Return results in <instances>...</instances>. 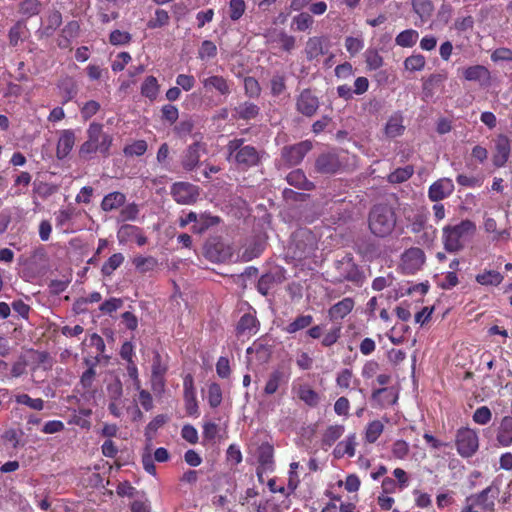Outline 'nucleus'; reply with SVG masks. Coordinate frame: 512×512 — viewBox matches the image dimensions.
Instances as JSON below:
<instances>
[{"label": "nucleus", "instance_id": "obj_1", "mask_svg": "<svg viewBox=\"0 0 512 512\" xmlns=\"http://www.w3.org/2000/svg\"><path fill=\"white\" fill-rule=\"evenodd\" d=\"M227 161L242 169L258 165L263 153L251 145H245L243 139H232L226 147Z\"/></svg>", "mask_w": 512, "mask_h": 512}, {"label": "nucleus", "instance_id": "obj_2", "mask_svg": "<svg viewBox=\"0 0 512 512\" xmlns=\"http://www.w3.org/2000/svg\"><path fill=\"white\" fill-rule=\"evenodd\" d=\"M396 223V213L390 206L377 205L370 211L369 228L377 237L389 236L394 231Z\"/></svg>", "mask_w": 512, "mask_h": 512}, {"label": "nucleus", "instance_id": "obj_3", "mask_svg": "<svg viewBox=\"0 0 512 512\" xmlns=\"http://www.w3.org/2000/svg\"><path fill=\"white\" fill-rule=\"evenodd\" d=\"M87 135V141L80 147V155L86 157L93 153H100L107 156L112 144V137L103 131V126L99 123H91Z\"/></svg>", "mask_w": 512, "mask_h": 512}, {"label": "nucleus", "instance_id": "obj_4", "mask_svg": "<svg viewBox=\"0 0 512 512\" xmlns=\"http://www.w3.org/2000/svg\"><path fill=\"white\" fill-rule=\"evenodd\" d=\"M476 225L471 220H463L456 225H447L443 228V242L445 249L456 252L463 246L462 240L473 235Z\"/></svg>", "mask_w": 512, "mask_h": 512}, {"label": "nucleus", "instance_id": "obj_5", "mask_svg": "<svg viewBox=\"0 0 512 512\" xmlns=\"http://www.w3.org/2000/svg\"><path fill=\"white\" fill-rule=\"evenodd\" d=\"M456 448L462 457L473 456L479 448V437L476 430L464 427L456 435Z\"/></svg>", "mask_w": 512, "mask_h": 512}, {"label": "nucleus", "instance_id": "obj_6", "mask_svg": "<svg viewBox=\"0 0 512 512\" xmlns=\"http://www.w3.org/2000/svg\"><path fill=\"white\" fill-rule=\"evenodd\" d=\"M500 494V482L495 479L491 485L485 488L478 494L467 497L469 502H473L475 505L480 506L483 510L492 511L495 506V501Z\"/></svg>", "mask_w": 512, "mask_h": 512}, {"label": "nucleus", "instance_id": "obj_7", "mask_svg": "<svg viewBox=\"0 0 512 512\" xmlns=\"http://www.w3.org/2000/svg\"><path fill=\"white\" fill-rule=\"evenodd\" d=\"M425 262V254L420 248H410L401 257V270L405 274H414L419 271Z\"/></svg>", "mask_w": 512, "mask_h": 512}, {"label": "nucleus", "instance_id": "obj_8", "mask_svg": "<svg viewBox=\"0 0 512 512\" xmlns=\"http://www.w3.org/2000/svg\"><path fill=\"white\" fill-rule=\"evenodd\" d=\"M455 186L450 178H440L432 183L428 189V198L432 202H439L452 195Z\"/></svg>", "mask_w": 512, "mask_h": 512}, {"label": "nucleus", "instance_id": "obj_9", "mask_svg": "<svg viewBox=\"0 0 512 512\" xmlns=\"http://www.w3.org/2000/svg\"><path fill=\"white\" fill-rule=\"evenodd\" d=\"M171 193L174 200L179 204L194 203L198 197L197 187L185 182L175 183L172 186Z\"/></svg>", "mask_w": 512, "mask_h": 512}, {"label": "nucleus", "instance_id": "obj_10", "mask_svg": "<svg viewBox=\"0 0 512 512\" xmlns=\"http://www.w3.org/2000/svg\"><path fill=\"white\" fill-rule=\"evenodd\" d=\"M311 147L312 146L309 141H303L292 146L284 147L282 150V157L289 165H297L310 151Z\"/></svg>", "mask_w": 512, "mask_h": 512}, {"label": "nucleus", "instance_id": "obj_11", "mask_svg": "<svg viewBox=\"0 0 512 512\" xmlns=\"http://www.w3.org/2000/svg\"><path fill=\"white\" fill-rule=\"evenodd\" d=\"M205 152V144L201 142L196 141L188 146L182 157L183 168L187 171L193 170L199 164L200 157Z\"/></svg>", "mask_w": 512, "mask_h": 512}, {"label": "nucleus", "instance_id": "obj_12", "mask_svg": "<svg viewBox=\"0 0 512 512\" xmlns=\"http://www.w3.org/2000/svg\"><path fill=\"white\" fill-rule=\"evenodd\" d=\"M510 141L507 136L499 135L495 140V150L493 153V164L500 168L503 167L510 156Z\"/></svg>", "mask_w": 512, "mask_h": 512}, {"label": "nucleus", "instance_id": "obj_13", "mask_svg": "<svg viewBox=\"0 0 512 512\" xmlns=\"http://www.w3.org/2000/svg\"><path fill=\"white\" fill-rule=\"evenodd\" d=\"M201 83L207 92L216 91L220 95L227 96L230 94V84L223 76L208 75L201 78Z\"/></svg>", "mask_w": 512, "mask_h": 512}, {"label": "nucleus", "instance_id": "obj_14", "mask_svg": "<svg viewBox=\"0 0 512 512\" xmlns=\"http://www.w3.org/2000/svg\"><path fill=\"white\" fill-rule=\"evenodd\" d=\"M292 391L308 406L315 407L320 402L319 394L307 383H293Z\"/></svg>", "mask_w": 512, "mask_h": 512}, {"label": "nucleus", "instance_id": "obj_15", "mask_svg": "<svg viewBox=\"0 0 512 512\" xmlns=\"http://www.w3.org/2000/svg\"><path fill=\"white\" fill-rule=\"evenodd\" d=\"M405 131L404 116L400 111L392 113L384 126L385 136L396 138L403 135Z\"/></svg>", "mask_w": 512, "mask_h": 512}, {"label": "nucleus", "instance_id": "obj_16", "mask_svg": "<svg viewBox=\"0 0 512 512\" xmlns=\"http://www.w3.org/2000/svg\"><path fill=\"white\" fill-rule=\"evenodd\" d=\"M185 408L189 415L198 416V403L196 400V391L191 376H187L183 382Z\"/></svg>", "mask_w": 512, "mask_h": 512}, {"label": "nucleus", "instance_id": "obj_17", "mask_svg": "<svg viewBox=\"0 0 512 512\" xmlns=\"http://www.w3.org/2000/svg\"><path fill=\"white\" fill-rule=\"evenodd\" d=\"M75 133L71 129H65L60 132L57 142L56 155L58 159H64L69 155L75 145Z\"/></svg>", "mask_w": 512, "mask_h": 512}, {"label": "nucleus", "instance_id": "obj_18", "mask_svg": "<svg viewBox=\"0 0 512 512\" xmlns=\"http://www.w3.org/2000/svg\"><path fill=\"white\" fill-rule=\"evenodd\" d=\"M319 102L309 90L301 92L297 99V109L300 113L306 116H312L318 109Z\"/></svg>", "mask_w": 512, "mask_h": 512}, {"label": "nucleus", "instance_id": "obj_19", "mask_svg": "<svg viewBox=\"0 0 512 512\" xmlns=\"http://www.w3.org/2000/svg\"><path fill=\"white\" fill-rule=\"evenodd\" d=\"M167 371V364L163 361L159 353H155L152 363V376L151 382L154 390L163 389L164 387V374Z\"/></svg>", "mask_w": 512, "mask_h": 512}, {"label": "nucleus", "instance_id": "obj_20", "mask_svg": "<svg viewBox=\"0 0 512 512\" xmlns=\"http://www.w3.org/2000/svg\"><path fill=\"white\" fill-rule=\"evenodd\" d=\"M496 441L501 447H509L512 445V416H504L497 429Z\"/></svg>", "mask_w": 512, "mask_h": 512}, {"label": "nucleus", "instance_id": "obj_21", "mask_svg": "<svg viewBox=\"0 0 512 512\" xmlns=\"http://www.w3.org/2000/svg\"><path fill=\"white\" fill-rule=\"evenodd\" d=\"M357 446V437L356 434L348 435L344 440L340 441L333 450V455L335 458H342L344 456H348L352 458L355 456Z\"/></svg>", "mask_w": 512, "mask_h": 512}, {"label": "nucleus", "instance_id": "obj_22", "mask_svg": "<svg viewBox=\"0 0 512 512\" xmlns=\"http://www.w3.org/2000/svg\"><path fill=\"white\" fill-rule=\"evenodd\" d=\"M316 168L322 173H335L340 168V161L335 153H325L317 159Z\"/></svg>", "mask_w": 512, "mask_h": 512}, {"label": "nucleus", "instance_id": "obj_23", "mask_svg": "<svg viewBox=\"0 0 512 512\" xmlns=\"http://www.w3.org/2000/svg\"><path fill=\"white\" fill-rule=\"evenodd\" d=\"M404 215L413 233H419L425 228L427 217L422 211L405 209Z\"/></svg>", "mask_w": 512, "mask_h": 512}, {"label": "nucleus", "instance_id": "obj_24", "mask_svg": "<svg viewBox=\"0 0 512 512\" xmlns=\"http://www.w3.org/2000/svg\"><path fill=\"white\" fill-rule=\"evenodd\" d=\"M207 255L214 261L224 262L232 257L233 250L231 246L217 242L207 248Z\"/></svg>", "mask_w": 512, "mask_h": 512}, {"label": "nucleus", "instance_id": "obj_25", "mask_svg": "<svg viewBox=\"0 0 512 512\" xmlns=\"http://www.w3.org/2000/svg\"><path fill=\"white\" fill-rule=\"evenodd\" d=\"M324 41V38L316 36L307 40L304 52L309 61L315 60L324 54Z\"/></svg>", "mask_w": 512, "mask_h": 512}, {"label": "nucleus", "instance_id": "obj_26", "mask_svg": "<svg viewBox=\"0 0 512 512\" xmlns=\"http://www.w3.org/2000/svg\"><path fill=\"white\" fill-rule=\"evenodd\" d=\"M353 307L354 301L351 298H344L329 309V317L331 320L342 319L352 311Z\"/></svg>", "mask_w": 512, "mask_h": 512}, {"label": "nucleus", "instance_id": "obj_27", "mask_svg": "<svg viewBox=\"0 0 512 512\" xmlns=\"http://www.w3.org/2000/svg\"><path fill=\"white\" fill-rule=\"evenodd\" d=\"M503 279V275L495 270H484L475 277L476 282L483 286H498Z\"/></svg>", "mask_w": 512, "mask_h": 512}, {"label": "nucleus", "instance_id": "obj_28", "mask_svg": "<svg viewBox=\"0 0 512 512\" xmlns=\"http://www.w3.org/2000/svg\"><path fill=\"white\" fill-rule=\"evenodd\" d=\"M126 201V196L121 192H112L107 194L102 202L101 208L103 211L108 212L115 210L124 205Z\"/></svg>", "mask_w": 512, "mask_h": 512}, {"label": "nucleus", "instance_id": "obj_29", "mask_svg": "<svg viewBox=\"0 0 512 512\" xmlns=\"http://www.w3.org/2000/svg\"><path fill=\"white\" fill-rule=\"evenodd\" d=\"M413 11L419 16L421 23L427 22L432 16L433 5L430 0H412Z\"/></svg>", "mask_w": 512, "mask_h": 512}, {"label": "nucleus", "instance_id": "obj_30", "mask_svg": "<svg viewBox=\"0 0 512 512\" xmlns=\"http://www.w3.org/2000/svg\"><path fill=\"white\" fill-rule=\"evenodd\" d=\"M258 462L264 471L273 470V448L269 444H263L259 447Z\"/></svg>", "mask_w": 512, "mask_h": 512}, {"label": "nucleus", "instance_id": "obj_31", "mask_svg": "<svg viewBox=\"0 0 512 512\" xmlns=\"http://www.w3.org/2000/svg\"><path fill=\"white\" fill-rule=\"evenodd\" d=\"M239 334L252 335L257 332V319L251 313L244 314L237 325Z\"/></svg>", "mask_w": 512, "mask_h": 512}, {"label": "nucleus", "instance_id": "obj_32", "mask_svg": "<svg viewBox=\"0 0 512 512\" xmlns=\"http://www.w3.org/2000/svg\"><path fill=\"white\" fill-rule=\"evenodd\" d=\"M372 397L381 406L392 405L397 401L398 395L393 389L380 388L373 392Z\"/></svg>", "mask_w": 512, "mask_h": 512}, {"label": "nucleus", "instance_id": "obj_33", "mask_svg": "<svg viewBox=\"0 0 512 512\" xmlns=\"http://www.w3.org/2000/svg\"><path fill=\"white\" fill-rule=\"evenodd\" d=\"M463 75L468 81H481L489 79L488 69L481 65L466 68Z\"/></svg>", "mask_w": 512, "mask_h": 512}, {"label": "nucleus", "instance_id": "obj_34", "mask_svg": "<svg viewBox=\"0 0 512 512\" xmlns=\"http://www.w3.org/2000/svg\"><path fill=\"white\" fill-rule=\"evenodd\" d=\"M133 264L140 273H146L154 270L158 265V261L152 256H136L133 259Z\"/></svg>", "mask_w": 512, "mask_h": 512}, {"label": "nucleus", "instance_id": "obj_35", "mask_svg": "<svg viewBox=\"0 0 512 512\" xmlns=\"http://www.w3.org/2000/svg\"><path fill=\"white\" fill-rule=\"evenodd\" d=\"M313 322V317L311 315H300L298 316L294 321L289 323L285 328L284 331L293 334L300 330H303L311 325Z\"/></svg>", "mask_w": 512, "mask_h": 512}, {"label": "nucleus", "instance_id": "obj_36", "mask_svg": "<svg viewBox=\"0 0 512 512\" xmlns=\"http://www.w3.org/2000/svg\"><path fill=\"white\" fill-rule=\"evenodd\" d=\"M141 93L150 100L156 99L159 93V85L154 76H148L141 86Z\"/></svg>", "mask_w": 512, "mask_h": 512}, {"label": "nucleus", "instance_id": "obj_37", "mask_svg": "<svg viewBox=\"0 0 512 512\" xmlns=\"http://www.w3.org/2000/svg\"><path fill=\"white\" fill-rule=\"evenodd\" d=\"M418 36L419 34L416 30L407 29L396 36L395 42L401 47H412L417 42Z\"/></svg>", "mask_w": 512, "mask_h": 512}, {"label": "nucleus", "instance_id": "obj_38", "mask_svg": "<svg viewBox=\"0 0 512 512\" xmlns=\"http://www.w3.org/2000/svg\"><path fill=\"white\" fill-rule=\"evenodd\" d=\"M124 262V256L122 253H115L109 257V259L102 266L103 275L110 276L113 272L119 268Z\"/></svg>", "mask_w": 512, "mask_h": 512}, {"label": "nucleus", "instance_id": "obj_39", "mask_svg": "<svg viewBox=\"0 0 512 512\" xmlns=\"http://www.w3.org/2000/svg\"><path fill=\"white\" fill-rule=\"evenodd\" d=\"M426 59L421 54H413L404 61V67L409 72L422 71L425 67Z\"/></svg>", "mask_w": 512, "mask_h": 512}, {"label": "nucleus", "instance_id": "obj_40", "mask_svg": "<svg viewBox=\"0 0 512 512\" xmlns=\"http://www.w3.org/2000/svg\"><path fill=\"white\" fill-rule=\"evenodd\" d=\"M384 430V425L379 420H374L368 423L366 431H365V440L368 443H374L382 434Z\"/></svg>", "mask_w": 512, "mask_h": 512}, {"label": "nucleus", "instance_id": "obj_41", "mask_svg": "<svg viewBox=\"0 0 512 512\" xmlns=\"http://www.w3.org/2000/svg\"><path fill=\"white\" fill-rule=\"evenodd\" d=\"M344 431L345 428L343 425L329 426L323 434V443L329 446L332 445L344 434Z\"/></svg>", "mask_w": 512, "mask_h": 512}, {"label": "nucleus", "instance_id": "obj_42", "mask_svg": "<svg viewBox=\"0 0 512 512\" xmlns=\"http://www.w3.org/2000/svg\"><path fill=\"white\" fill-rule=\"evenodd\" d=\"M364 57L369 70H377L383 65V58L375 49L366 50Z\"/></svg>", "mask_w": 512, "mask_h": 512}, {"label": "nucleus", "instance_id": "obj_43", "mask_svg": "<svg viewBox=\"0 0 512 512\" xmlns=\"http://www.w3.org/2000/svg\"><path fill=\"white\" fill-rule=\"evenodd\" d=\"M313 18L309 13L302 12L292 19V24L298 31H306L313 25Z\"/></svg>", "mask_w": 512, "mask_h": 512}, {"label": "nucleus", "instance_id": "obj_44", "mask_svg": "<svg viewBox=\"0 0 512 512\" xmlns=\"http://www.w3.org/2000/svg\"><path fill=\"white\" fill-rule=\"evenodd\" d=\"M169 19L170 17L167 11L163 9H157L155 11L154 17L148 21L147 26L151 29L160 28L167 25Z\"/></svg>", "mask_w": 512, "mask_h": 512}, {"label": "nucleus", "instance_id": "obj_45", "mask_svg": "<svg viewBox=\"0 0 512 512\" xmlns=\"http://www.w3.org/2000/svg\"><path fill=\"white\" fill-rule=\"evenodd\" d=\"M19 404L26 405L31 409L41 411L44 408V401L41 398H31L27 394H20L15 397Z\"/></svg>", "mask_w": 512, "mask_h": 512}, {"label": "nucleus", "instance_id": "obj_46", "mask_svg": "<svg viewBox=\"0 0 512 512\" xmlns=\"http://www.w3.org/2000/svg\"><path fill=\"white\" fill-rule=\"evenodd\" d=\"M473 421L478 425H486L492 420V412L489 407H478L472 416Z\"/></svg>", "mask_w": 512, "mask_h": 512}, {"label": "nucleus", "instance_id": "obj_47", "mask_svg": "<svg viewBox=\"0 0 512 512\" xmlns=\"http://www.w3.org/2000/svg\"><path fill=\"white\" fill-rule=\"evenodd\" d=\"M413 174V168L411 166H406L403 168H398L394 172H392L388 179L391 183H402L408 180Z\"/></svg>", "mask_w": 512, "mask_h": 512}, {"label": "nucleus", "instance_id": "obj_48", "mask_svg": "<svg viewBox=\"0 0 512 512\" xmlns=\"http://www.w3.org/2000/svg\"><path fill=\"white\" fill-rule=\"evenodd\" d=\"M217 55V47L216 45L209 40H205L202 42L198 56L201 60H209L214 58Z\"/></svg>", "mask_w": 512, "mask_h": 512}, {"label": "nucleus", "instance_id": "obj_49", "mask_svg": "<svg viewBox=\"0 0 512 512\" xmlns=\"http://www.w3.org/2000/svg\"><path fill=\"white\" fill-rule=\"evenodd\" d=\"M283 374L280 371H274L270 374L269 379L266 382L264 392L267 395L274 394L280 385V382L282 380Z\"/></svg>", "mask_w": 512, "mask_h": 512}, {"label": "nucleus", "instance_id": "obj_50", "mask_svg": "<svg viewBox=\"0 0 512 512\" xmlns=\"http://www.w3.org/2000/svg\"><path fill=\"white\" fill-rule=\"evenodd\" d=\"M25 25L23 22L18 21L10 30H9V42L10 45L16 46L23 39L25 34Z\"/></svg>", "mask_w": 512, "mask_h": 512}, {"label": "nucleus", "instance_id": "obj_51", "mask_svg": "<svg viewBox=\"0 0 512 512\" xmlns=\"http://www.w3.org/2000/svg\"><path fill=\"white\" fill-rule=\"evenodd\" d=\"M208 403L211 407L215 408L221 404L222 391L218 384L212 383L208 387Z\"/></svg>", "mask_w": 512, "mask_h": 512}, {"label": "nucleus", "instance_id": "obj_52", "mask_svg": "<svg viewBox=\"0 0 512 512\" xmlns=\"http://www.w3.org/2000/svg\"><path fill=\"white\" fill-rule=\"evenodd\" d=\"M409 444L404 440H397L392 444L391 453L394 458L404 460L409 453Z\"/></svg>", "mask_w": 512, "mask_h": 512}, {"label": "nucleus", "instance_id": "obj_53", "mask_svg": "<svg viewBox=\"0 0 512 512\" xmlns=\"http://www.w3.org/2000/svg\"><path fill=\"white\" fill-rule=\"evenodd\" d=\"M97 361V359H95L94 362H91L90 360H85L86 365H88V369L81 376V384L85 388H90L93 384L96 375L95 363Z\"/></svg>", "mask_w": 512, "mask_h": 512}, {"label": "nucleus", "instance_id": "obj_54", "mask_svg": "<svg viewBox=\"0 0 512 512\" xmlns=\"http://www.w3.org/2000/svg\"><path fill=\"white\" fill-rule=\"evenodd\" d=\"M246 9V4L243 0H230L229 2V16L233 21L242 17Z\"/></svg>", "mask_w": 512, "mask_h": 512}, {"label": "nucleus", "instance_id": "obj_55", "mask_svg": "<svg viewBox=\"0 0 512 512\" xmlns=\"http://www.w3.org/2000/svg\"><path fill=\"white\" fill-rule=\"evenodd\" d=\"M147 150V143L144 140H137L124 148L127 156H141Z\"/></svg>", "mask_w": 512, "mask_h": 512}, {"label": "nucleus", "instance_id": "obj_56", "mask_svg": "<svg viewBox=\"0 0 512 512\" xmlns=\"http://www.w3.org/2000/svg\"><path fill=\"white\" fill-rule=\"evenodd\" d=\"M287 181L291 185H295L306 189H308L311 185V183L307 181L305 175L300 170H296L289 173L287 176Z\"/></svg>", "mask_w": 512, "mask_h": 512}, {"label": "nucleus", "instance_id": "obj_57", "mask_svg": "<svg viewBox=\"0 0 512 512\" xmlns=\"http://www.w3.org/2000/svg\"><path fill=\"white\" fill-rule=\"evenodd\" d=\"M364 47V41L361 37H347L345 39V48L352 56L359 53Z\"/></svg>", "mask_w": 512, "mask_h": 512}, {"label": "nucleus", "instance_id": "obj_58", "mask_svg": "<svg viewBox=\"0 0 512 512\" xmlns=\"http://www.w3.org/2000/svg\"><path fill=\"white\" fill-rule=\"evenodd\" d=\"M138 214V205L135 203H129L121 209L119 217L121 221H133L137 218Z\"/></svg>", "mask_w": 512, "mask_h": 512}, {"label": "nucleus", "instance_id": "obj_59", "mask_svg": "<svg viewBox=\"0 0 512 512\" xmlns=\"http://www.w3.org/2000/svg\"><path fill=\"white\" fill-rule=\"evenodd\" d=\"M236 111L240 118L251 119L258 114V107L252 103H244Z\"/></svg>", "mask_w": 512, "mask_h": 512}, {"label": "nucleus", "instance_id": "obj_60", "mask_svg": "<svg viewBox=\"0 0 512 512\" xmlns=\"http://www.w3.org/2000/svg\"><path fill=\"white\" fill-rule=\"evenodd\" d=\"M39 1L38 0H24L20 4V12L27 17L38 14L39 12Z\"/></svg>", "mask_w": 512, "mask_h": 512}, {"label": "nucleus", "instance_id": "obj_61", "mask_svg": "<svg viewBox=\"0 0 512 512\" xmlns=\"http://www.w3.org/2000/svg\"><path fill=\"white\" fill-rule=\"evenodd\" d=\"M140 229L133 225H123L118 231V239L120 242H126L134 239Z\"/></svg>", "mask_w": 512, "mask_h": 512}, {"label": "nucleus", "instance_id": "obj_62", "mask_svg": "<svg viewBox=\"0 0 512 512\" xmlns=\"http://www.w3.org/2000/svg\"><path fill=\"white\" fill-rule=\"evenodd\" d=\"M100 110V104L97 101L90 100L86 102L81 108V115L85 120L93 117Z\"/></svg>", "mask_w": 512, "mask_h": 512}, {"label": "nucleus", "instance_id": "obj_63", "mask_svg": "<svg viewBox=\"0 0 512 512\" xmlns=\"http://www.w3.org/2000/svg\"><path fill=\"white\" fill-rule=\"evenodd\" d=\"M352 378V371L350 369H343L337 374L336 384L340 388L348 389L351 385Z\"/></svg>", "mask_w": 512, "mask_h": 512}, {"label": "nucleus", "instance_id": "obj_64", "mask_svg": "<svg viewBox=\"0 0 512 512\" xmlns=\"http://www.w3.org/2000/svg\"><path fill=\"white\" fill-rule=\"evenodd\" d=\"M131 56L128 52L119 53L112 63V70L114 72L122 71L125 66L130 62Z\"/></svg>", "mask_w": 512, "mask_h": 512}]
</instances>
